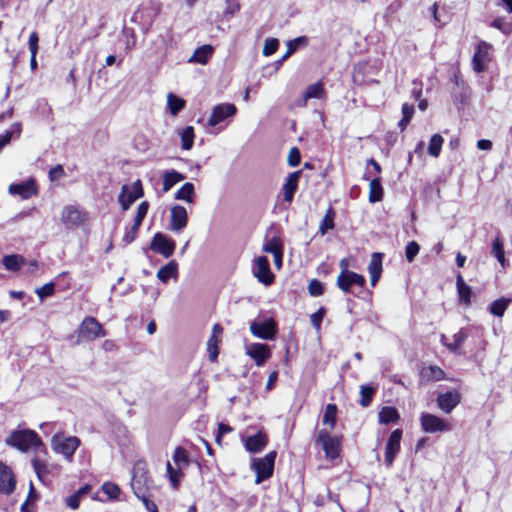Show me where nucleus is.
<instances>
[{
	"instance_id": "obj_1",
	"label": "nucleus",
	"mask_w": 512,
	"mask_h": 512,
	"mask_svg": "<svg viewBox=\"0 0 512 512\" xmlns=\"http://www.w3.org/2000/svg\"><path fill=\"white\" fill-rule=\"evenodd\" d=\"M8 446L21 452L45 450V446L39 435L31 429L13 430L5 439Z\"/></svg>"
},
{
	"instance_id": "obj_2",
	"label": "nucleus",
	"mask_w": 512,
	"mask_h": 512,
	"mask_svg": "<svg viewBox=\"0 0 512 512\" xmlns=\"http://www.w3.org/2000/svg\"><path fill=\"white\" fill-rule=\"evenodd\" d=\"M153 481L148 475L147 463L144 460L135 462L132 470L131 488L134 494L143 495V491H150Z\"/></svg>"
},
{
	"instance_id": "obj_3",
	"label": "nucleus",
	"mask_w": 512,
	"mask_h": 512,
	"mask_svg": "<svg viewBox=\"0 0 512 512\" xmlns=\"http://www.w3.org/2000/svg\"><path fill=\"white\" fill-rule=\"evenodd\" d=\"M79 445L80 439L76 436L65 437L63 434L57 433L51 439L53 451L62 454L68 461H72Z\"/></svg>"
},
{
	"instance_id": "obj_4",
	"label": "nucleus",
	"mask_w": 512,
	"mask_h": 512,
	"mask_svg": "<svg viewBox=\"0 0 512 512\" xmlns=\"http://www.w3.org/2000/svg\"><path fill=\"white\" fill-rule=\"evenodd\" d=\"M275 458L276 452L271 451L263 458L253 459L251 468L256 473V484H259L272 476L274 471Z\"/></svg>"
},
{
	"instance_id": "obj_5",
	"label": "nucleus",
	"mask_w": 512,
	"mask_h": 512,
	"mask_svg": "<svg viewBox=\"0 0 512 512\" xmlns=\"http://www.w3.org/2000/svg\"><path fill=\"white\" fill-rule=\"evenodd\" d=\"M143 196V187L141 180H136L131 185H123L121 192L118 196V201L124 211L128 210L130 206L139 198Z\"/></svg>"
},
{
	"instance_id": "obj_6",
	"label": "nucleus",
	"mask_w": 512,
	"mask_h": 512,
	"mask_svg": "<svg viewBox=\"0 0 512 512\" xmlns=\"http://www.w3.org/2000/svg\"><path fill=\"white\" fill-rule=\"evenodd\" d=\"M104 335L105 332L101 324L94 317L84 318L78 329V338L80 341H93Z\"/></svg>"
},
{
	"instance_id": "obj_7",
	"label": "nucleus",
	"mask_w": 512,
	"mask_h": 512,
	"mask_svg": "<svg viewBox=\"0 0 512 512\" xmlns=\"http://www.w3.org/2000/svg\"><path fill=\"white\" fill-rule=\"evenodd\" d=\"M61 220L68 229L75 228L88 220V213L76 206H66L62 210Z\"/></svg>"
},
{
	"instance_id": "obj_8",
	"label": "nucleus",
	"mask_w": 512,
	"mask_h": 512,
	"mask_svg": "<svg viewBox=\"0 0 512 512\" xmlns=\"http://www.w3.org/2000/svg\"><path fill=\"white\" fill-rule=\"evenodd\" d=\"M175 241L163 233L157 232L151 241L150 248L152 251L161 254L165 258H169L175 251Z\"/></svg>"
},
{
	"instance_id": "obj_9",
	"label": "nucleus",
	"mask_w": 512,
	"mask_h": 512,
	"mask_svg": "<svg viewBox=\"0 0 512 512\" xmlns=\"http://www.w3.org/2000/svg\"><path fill=\"white\" fill-rule=\"evenodd\" d=\"M237 112V108L232 103H220L212 109V113L208 119V125L216 127L226 119L233 117Z\"/></svg>"
},
{
	"instance_id": "obj_10",
	"label": "nucleus",
	"mask_w": 512,
	"mask_h": 512,
	"mask_svg": "<svg viewBox=\"0 0 512 512\" xmlns=\"http://www.w3.org/2000/svg\"><path fill=\"white\" fill-rule=\"evenodd\" d=\"M316 443L321 445L327 458L336 459L339 456V441L336 437H332L327 430L319 431Z\"/></svg>"
},
{
	"instance_id": "obj_11",
	"label": "nucleus",
	"mask_w": 512,
	"mask_h": 512,
	"mask_svg": "<svg viewBox=\"0 0 512 512\" xmlns=\"http://www.w3.org/2000/svg\"><path fill=\"white\" fill-rule=\"evenodd\" d=\"M420 424L422 430L426 433L445 432L450 430V425L444 419L430 413L421 414Z\"/></svg>"
},
{
	"instance_id": "obj_12",
	"label": "nucleus",
	"mask_w": 512,
	"mask_h": 512,
	"mask_svg": "<svg viewBox=\"0 0 512 512\" xmlns=\"http://www.w3.org/2000/svg\"><path fill=\"white\" fill-rule=\"evenodd\" d=\"M250 331L255 337L263 340H272L276 335L277 328L273 319L270 318L251 322Z\"/></svg>"
},
{
	"instance_id": "obj_13",
	"label": "nucleus",
	"mask_w": 512,
	"mask_h": 512,
	"mask_svg": "<svg viewBox=\"0 0 512 512\" xmlns=\"http://www.w3.org/2000/svg\"><path fill=\"white\" fill-rule=\"evenodd\" d=\"M253 274L259 282L269 286L274 281V274L271 272L269 260L266 256H259L255 259Z\"/></svg>"
},
{
	"instance_id": "obj_14",
	"label": "nucleus",
	"mask_w": 512,
	"mask_h": 512,
	"mask_svg": "<svg viewBox=\"0 0 512 512\" xmlns=\"http://www.w3.org/2000/svg\"><path fill=\"white\" fill-rule=\"evenodd\" d=\"M402 438V430L396 429L390 434L386 443L385 449V463L387 467H391L396 455L400 451V442Z\"/></svg>"
},
{
	"instance_id": "obj_15",
	"label": "nucleus",
	"mask_w": 512,
	"mask_h": 512,
	"mask_svg": "<svg viewBox=\"0 0 512 512\" xmlns=\"http://www.w3.org/2000/svg\"><path fill=\"white\" fill-rule=\"evenodd\" d=\"M246 354L251 357L257 366H263L271 357V351L267 344L251 343L246 346Z\"/></svg>"
},
{
	"instance_id": "obj_16",
	"label": "nucleus",
	"mask_w": 512,
	"mask_h": 512,
	"mask_svg": "<svg viewBox=\"0 0 512 512\" xmlns=\"http://www.w3.org/2000/svg\"><path fill=\"white\" fill-rule=\"evenodd\" d=\"M187 222L188 214L185 207L181 205L173 206L170 210V230L180 232L187 226Z\"/></svg>"
},
{
	"instance_id": "obj_17",
	"label": "nucleus",
	"mask_w": 512,
	"mask_h": 512,
	"mask_svg": "<svg viewBox=\"0 0 512 512\" xmlns=\"http://www.w3.org/2000/svg\"><path fill=\"white\" fill-rule=\"evenodd\" d=\"M16 486V478L12 469L0 461V493L10 495Z\"/></svg>"
},
{
	"instance_id": "obj_18",
	"label": "nucleus",
	"mask_w": 512,
	"mask_h": 512,
	"mask_svg": "<svg viewBox=\"0 0 512 512\" xmlns=\"http://www.w3.org/2000/svg\"><path fill=\"white\" fill-rule=\"evenodd\" d=\"M366 283L364 276L356 273H340L337 278V286L345 293L350 292V288L352 285H357L359 287H363Z\"/></svg>"
},
{
	"instance_id": "obj_19",
	"label": "nucleus",
	"mask_w": 512,
	"mask_h": 512,
	"mask_svg": "<svg viewBox=\"0 0 512 512\" xmlns=\"http://www.w3.org/2000/svg\"><path fill=\"white\" fill-rule=\"evenodd\" d=\"M491 49V46L481 41L477 49L473 55L472 63H473V69L476 72H483L485 70V63L489 60V50Z\"/></svg>"
},
{
	"instance_id": "obj_20",
	"label": "nucleus",
	"mask_w": 512,
	"mask_h": 512,
	"mask_svg": "<svg viewBox=\"0 0 512 512\" xmlns=\"http://www.w3.org/2000/svg\"><path fill=\"white\" fill-rule=\"evenodd\" d=\"M460 402V395L456 391H448L437 397L438 407L449 414Z\"/></svg>"
},
{
	"instance_id": "obj_21",
	"label": "nucleus",
	"mask_w": 512,
	"mask_h": 512,
	"mask_svg": "<svg viewBox=\"0 0 512 512\" xmlns=\"http://www.w3.org/2000/svg\"><path fill=\"white\" fill-rule=\"evenodd\" d=\"M9 193L12 195H19L22 199H29L37 194V188L34 180L26 182L11 184L9 186Z\"/></svg>"
},
{
	"instance_id": "obj_22",
	"label": "nucleus",
	"mask_w": 512,
	"mask_h": 512,
	"mask_svg": "<svg viewBox=\"0 0 512 512\" xmlns=\"http://www.w3.org/2000/svg\"><path fill=\"white\" fill-rule=\"evenodd\" d=\"M223 333V328L220 324L216 323L212 328V335L207 341V350L209 353L210 361L214 362L217 360L219 349L218 344L221 340V336Z\"/></svg>"
},
{
	"instance_id": "obj_23",
	"label": "nucleus",
	"mask_w": 512,
	"mask_h": 512,
	"mask_svg": "<svg viewBox=\"0 0 512 512\" xmlns=\"http://www.w3.org/2000/svg\"><path fill=\"white\" fill-rule=\"evenodd\" d=\"M301 175H302V171L298 170V171L290 173L287 176V178L285 179V183L283 184L282 190H283L284 200L286 202H291L293 200Z\"/></svg>"
},
{
	"instance_id": "obj_24",
	"label": "nucleus",
	"mask_w": 512,
	"mask_h": 512,
	"mask_svg": "<svg viewBox=\"0 0 512 512\" xmlns=\"http://www.w3.org/2000/svg\"><path fill=\"white\" fill-rule=\"evenodd\" d=\"M267 442L266 433L259 431L255 435L248 436L244 441V446L251 453H259L265 448Z\"/></svg>"
},
{
	"instance_id": "obj_25",
	"label": "nucleus",
	"mask_w": 512,
	"mask_h": 512,
	"mask_svg": "<svg viewBox=\"0 0 512 512\" xmlns=\"http://www.w3.org/2000/svg\"><path fill=\"white\" fill-rule=\"evenodd\" d=\"M31 464L38 479L42 482L45 481L48 475H54V472L58 469L56 465L49 464L38 457L33 458Z\"/></svg>"
},
{
	"instance_id": "obj_26",
	"label": "nucleus",
	"mask_w": 512,
	"mask_h": 512,
	"mask_svg": "<svg viewBox=\"0 0 512 512\" xmlns=\"http://www.w3.org/2000/svg\"><path fill=\"white\" fill-rule=\"evenodd\" d=\"M383 256V253L380 252H374L371 255L370 263L368 265V272L370 274L371 284L373 286L376 285L381 277Z\"/></svg>"
},
{
	"instance_id": "obj_27",
	"label": "nucleus",
	"mask_w": 512,
	"mask_h": 512,
	"mask_svg": "<svg viewBox=\"0 0 512 512\" xmlns=\"http://www.w3.org/2000/svg\"><path fill=\"white\" fill-rule=\"evenodd\" d=\"M213 51L214 48L211 45H202L194 51L188 62L205 65L211 58Z\"/></svg>"
},
{
	"instance_id": "obj_28",
	"label": "nucleus",
	"mask_w": 512,
	"mask_h": 512,
	"mask_svg": "<svg viewBox=\"0 0 512 512\" xmlns=\"http://www.w3.org/2000/svg\"><path fill=\"white\" fill-rule=\"evenodd\" d=\"M456 288L459 297V301L465 305H469L471 302L472 290L467 285L460 273L456 276Z\"/></svg>"
},
{
	"instance_id": "obj_29",
	"label": "nucleus",
	"mask_w": 512,
	"mask_h": 512,
	"mask_svg": "<svg viewBox=\"0 0 512 512\" xmlns=\"http://www.w3.org/2000/svg\"><path fill=\"white\" fill-rule=\"evenodd\" d=\"M511 303H512L511 297L502 296V297L494 300L490 304L488 310L493 316L501 318V317H503L505 311L507 310V308L509 307V305Z\"/></svg>"
},
{
	"instance_id": "obj_30",
	"label": "nucleus",
	"mask_w": 512,
	"mask_h": 512,
	"mask_svg": "<svg viewBox=\"0 0 512 512\" xmlns=\"http://www.w3.org/2000/svg\"><path fill=\"white\" fill-rule=\"evenodd\" d=\"M22 132V123L15 122L11 127L0 135V151L10 143L12 138H19Z\"/></svg>"
},
{
	"instance_id": "obj_31",
	"label": "nucleus",
	"mask_w": 512,
	"mask_h": 512,
	"mask_svg": "<svg viewBox=\"0 0 512 512\" xmlns=\"http://www.w3.org/2000/svg\"><path fill=\"white\" fill-rule=\"evenodd\" d=\"M467 338L468 333L466 332V330L460 329L457 333L453 335V341L450 342L449 344H446V348L454 354L461 355L463 354L461 351L462 345L464 344Z\"/></svg>"
},
{
	"instance_id": "obj_32",
	"label": "nucleus",
	"mask_w": 512,
	"mask_h": 512,
	"mask_svg": "<svg viewBox=\"0 0 512 512\" xmlns=\"http://www.w3.org/2000/svg\"><path fill=\"white\" fill-rule=\"evenodd\" d=\"M400 415L398 410L392 406H384L378 413L380 424L395 423L399 420Z\"/></svg>"
},
{
	"instance_id": "obj_33",
	"label": "nucleus",
	"mask_w": 512,
	"mask_h": 512,
	"mask_svg": "<svg viewBox=\"0 0 512 512\" xmlns=\"http://www.w3.org/2000/svg\"><path fill=\"white\" fill-rule=\"evenodd\" d=\"M383 194L381 178H373L369 184V201L371 203L379 202L383 199Z\"/></svg>"
},
{
	"instance_id": "obj_34",
	"label": "nucleus",
	"mask_w": 512,
	"mask_h": 512,
	"mask_svg": "<svg viewBox=\"0 0 512 512\" xmlns=\"http://www.w3.org/2000/svg\"><path fill=\"white\" fill-rule=\"evenodd\" d=\"M185 179V175L176 170L166 171L163 175V192H168L176 183Z\"/></svg>"
},
{
	"instance_id": "obj_35",
	"label": "nucleus",
	"mask_w": 512,
	"mask_h": 512,
	"mask_svg": "<svg viewBox=\"0 0 512 512\" xmlns=\"http://www.w3.org/2000/svg\"><path fill=\"white\" fill-rule=\"evenodd\" d=\"M91 490V486L90 485H85L83 487H81L80 489H78L74 494L68 496L66 499H65V503L66 505L75 510L79 507L80 505V501L81 499L87 495Z\"/></svg>"
},
{
	"instance_id": "obj_36",
	"label": "nucleus",
	"mask_w": 512,
	"mask_h": 512,
	"mask_svg": "<svg viewBox=\"0 0 512 512\" xmlns=\"http://www.w3.org/2000/svg\"><path fill=\"white\" fill-rule=\"evenodd\" d=\"M305 98L310 99H324L326 97V90L322 81H317L309 85L304 91Z\"/></svg>"
},
{
	"instance_id": "obj_37",
	"label": "nucleus",
	"mask_w": 512,
	"mask_h": 512,
	"mask_svg": "<svg viewBox=\"0 0 512 512\" xmlns=\"http://www.w3.org/2000/svg\"><path fill=\"white\" fill-rule=\"evenodd\" d=\"M178 272V265L175 261H170L163 267H161L157 272V278L166 283L170 278L176 277Z\"/></svg>"
},
{
	"instance_id": "obj_38",
	"label": "nucleus",
	"mask_w": 512,
	"mask_h": 512,
	"mask_svg": "<svg viewBox=\"0 0 512 512\" xmlns=\"http://www.w3.org/2000/svg\"><path fill=\"white\" fill-rule=\"evenodd\" d=\"M24 257L18 254L6 255L3 257L2 264L5 269L15 272L24 264Z\"/></svg>"
},
{
	"instance_id": "obj_39",
	"label": "nucleus",
	"mask_w": 512,
	"mask_h": 512,
	"mask_svg": "<svg viewBox=\"0 0 512 512\" xmlns=\"http://www.w3.org/2000/svg\"><path fill=\"white\" fill-rule=\"evenodd\" d=\"M185 100L170 92L167 95V107L171 115L176 116L184 107Z\"/></svg>"
},
{
	"instance_id": "obj_40",
	"label": "nucleus",
	"mask_w": 512,
	"mask_h": 512,
	"mask_svg": "<svg viewBox=\"0 0 512 512\" xmlns=\"http://www.w3.org/2000/svg\"><path fill=\"white\" fill-rule=\"evenodd\" d=\"M336 213L332 207H329L321 220L320 226H319V233L323 236L325 235L329 230H332L335 226L334 219H335Z\"/></svg>"
},
{
	"instance_id": "obj_41",
	"label": "nucleus",
	"mask_w": 512,
	"mask_h": 512,
	"mask_svg": "<svg viewBox=\"0 0 512 512\" xmlns=\"http://www.w3.org/2000/svg\"><path fill=\"white\" fill-rule=\"evenodd\" d=\"M181 138V148L183 150H190L194 144V128L192 126H187L179 132Z\"/></svg>"
},
{
	"instance_id": "obj_42",
	"label": "nucleus",
	"mask_w": 512,
	"mask_h": 512,
	"mask_svg": "<svg viewBox=\"0 0 512 512\" xmlns=\"http://www.w3.org/2000/svg\"><path fill=\"white\" fill-rule=\"evenodd\" d=\"M175 199L192 203L194 201V185L190 182L183 184L176 192Z\"/></svg>"
},
{
	"instance_id": "obj_43",
	"label": "nucleus",
	"mask_w": 512,
	"mask_h": 512,
	"mask_svg": "<svg viewBox=\"0 0 512 512\" xmlns=\"http://www.w3.org/2000/svg\"><path fill=\"white\" fill-rule=\"evenodd\" d=\"M157 15V12L151 8V9H148L146 7H143L141 9H138L132 16V21L134 22H138V21H141V20H144L145 18V24L146 25H151L153 19L156 17Z\"/></svg>"
},
{
	"instance_id": "obj_44",
	"label": "nucleus",
	"mask_w": 512,
	"mask_h": 512,
	"mask_svg": "<svg viewBox=\"0 0 512 512\" xmlns=\"http://www.w3.org/2000/svg\"><path fill=\"white\" fill-rule=\"evenodd\" d=\"M491 254L498 260V262L504 267L505 266V252L503 242L499 237H496L491 245Z\"/></svg>"
},
{
	"instance_id": "obj_45",
	"label": "nucleus",
	"mask_w": 512,
	"mask_h": 512,
	"mask_svg": "<svg viewBox=\"0 0 512 512\" xmlns=\"http://www.w3.org/2000/svg\"><path fill=\"white\" fill-rule=\"evenodd\" d=\"M375 393H376V388L369 386V385H362L360 387L361 398L359 400V404L362 407H368L371 404Z\"/></svg>"
},
{
	"instance_id": "obj_46",
	"label": "nucleus",
	"mask_w": 512,
	"mask_h": 512,
	"mask_svg": "<svg viewBox=\"0 0 512 512\" xmlns=\"http://www.w3.org/2000/svg\"><path fill=\"white\" fill-rule=\"evenodd\" d=\"M173 461L181 470L189 465V457L187 451L183 447H177L173 454Z\"/></svg>"
},
{
	"instance_id": "obj_47",
	"label": "nucleus",
	"mask_w": 512,
	"mask_h": 512,
	"mask_svg": "<svg viewBox=\"0 0 512 512\" xmlns=\"http://www.w3.org/2000/svg\"><path fill=\"white\" fill-rule=\"evenodd\" d=\"M444 139L440 134H434L428 145V153L433 157H438L443 145Z\"/></svg>"
},
{
	"instance_id": "obj_48",
	"label": "nucleus",
	"mask_w": 512,
	"mask_h": 512,
	"mask_svg": "<svg viewBox=\"0 0 512 512\" xmlns=\"http://www.w3.org/2000/svg\"><path fill=\"white\" fill-rule=\"evenodd\" d=\"M337 406L335 404H328L325 408L323 415V424L329 425L331 429L334 428L336 423Z\"/></svg>"
},
{
	"instance_id": "obj_49",
	"label": "nucleus",
	"mask_w": 512,
	"mask_h": 512,
	"mask_svg": "<svg viewBox=\"0 0 512 512\" xmlns=\"http://www.w3.org/2000/svg\"><path fill=\"white\" fill-rule=\"evenodd\" d=\"M422 375L427 380L440 381L444 378V371L438 366H429L422 370Z\"/></svg>"
},
{
	"instance_id": "obj_50",
	"label": "nucleus",
	"mask_w": 512,
	"mask_h": 512,
	"mask_svg": "<svg viewBox=\"0 0 512 512\" xmlns=\"http://www.w3.org/2000/svg\"><path fill=\"white\" fill-rule=\"evenodd\" d=\"M308 44V38L306 36H300L287 42V51L285 57H290L300 46H306Z\"/></svg>"
},
{
	"instance_id": "obj_51",
	"label": "nucleus",
	"mask_w": 512,
	"mask_h": 512,
	"mask_svg": "<svg viewBox=\"0 0 512 512\" xmlns=\"http://www.w3.org/2000/svg\"><path fill=\"white\" fill-rule=\"evenodd\" d=\"M135 496L142 501L143 505L149 512H158V507L153 500H151L150 491H143V495L135 494Z\"/></svg>"
},
{
	"instance_id": "obj_52",
	"label": "nucleus",
	"mask_w": 512,
	"mask_h": 512,
	"mask_svg": "<svg viewBox=\"0 0 512 512\" xmlns=\"http://www.w3.org/2000/svg\"><path fill=\"white\" fill-rule=\"evenodd\" d=\"M101 489L110 499H117L121 492L119 486L112 482H105Z\"/></svg>"
},
{
	"instance_id": "obj_53",
	"label": "nucleus",
	"mask_w": 512,
	"mask_h": 512,
	"mask_svg": "<svg viewBox=\"0 0 512 512\" xmlns=\"http://www.w3.org/2000/svg\"><path fill=\"white\" fill-rule=\"evenodd\" d=\"M420 246L416 241H410L405 247V256L408 262H412L419 253Z\"/></svg>"
},
{
	"instance_id": "obj_54",
	"label": "nucleus",
	"mask_w": 512,
	"mask_h": 512,
	"mask_svg": "<svg viewBox=\"0 0 512 512\" xmlns=\"http://www.w3.org/2000/svg\"><path fill=\"white\" fill-rule=\"evenodd\" d=\"M279 47V40L276 38H267L263 47V55L270 56L274 54Z\"/></svg>"
},
{
	"instance_id": "obj_55",
	"label": "nucleus",
	"mask_w": 512,
	"mask_h": 512,
	"mask_svg": "<svg viewBox=\"0 0 512 512\" xmlns=\"http://www.w3.org/2000/svg\"><path fill=\"white\" fill-rule=\"evenodd\" d=\"M55 290V284L53 282L46 283L45 285L36 289L35 293L37 296L43 300L51 295H53Z\"/></svg>"
},
{
	"instance_id": "obj_56",
	"label": "nucleus",
	"mask_w": 512,
	"mask_h": 512,
	"mask_svg": "<svg viewBox=\"0 0 512 512\" xmlns=\"http://www.w3.org/2000/svg\"><path fill=\"white\" fill-rule=\"evenodd\" d=\"M263 250L267 253L276 254L277 252L282 251V246L279 240L276 237H273L264 244Z\"/></svg>"
},
{
	"instance_id": "obj_57",
	"label": "nucleus",
	"mask_w": 512,
	"mask_h": 512,
	"mask_svg": "<svg viewBox=\"0 0 512 512\" xmlns=\"http://www.w3.org/2000/svg\"><path fill=\"white\" fill-rule=\"evenodd\" d=\"M325 313L326 309L324 307H320L315 313H313L310 316L311 323L316 330H320Z\"/></svg>"
},
{
	"instance_id": "obj_58",
	"label": "nucleus",
	"mask_w": 512,
	"mask_h": 512,
	"mask_svg": "<svg viewBox=\"0 0 512 512\" xmlns=\"http://www.w3.org/2000/svg\"><path fill=\"white\" fill-rule=\"evenodd\" d=\"M308 291L311 296H320L324 292V286L319 280L313 279L308 285Z\"/></svg>"
},
{
	"instance_id": "obj_59",
	"label": "nucleus",
	"mask_w": 512,
	"mask_h": 512,
	"mask_svg": "<svg viewBox=\"0 0 512 512\" xmlns=\"http://www.w3.org/2000/svg\"><path fill=\"white\" fill-rule=\"evenodd\" d=\"M166 470L173 487L177 488L179 485V476L181 475L180 470L174 469L170 462H167Z\"/></svg>"
},
{
	"instance_id": "obj_60",
	"label": "nucleus",
	"mask_w": 512,
	"mask_h": 512,
	"mask_svg": "<svg viewBox=\"0 0 512 512\" xmlns=\"http://www.w3.org/2000/svg\"><path fill=\"white\" fill-rule=\"evenodd\" d=\"M301 161V154L298 148L293 147L290 149L287 162L288 165L291 167H296L300 164Z\"/></svg>"
},
{
	"instance_id": "obj_61",
	"label": "nucleus",
	"mask_w": 512,
	"mask_h": 512,
	"mask_svg": "<svg viewBox=\"0 0 512 512\" xmlns=\"http://www.w3.org/2000/svg\"><path fill=\"white\" fill-rule=\"evenodd\" d=\"M493 28H496L503 32L504 34H509L511 32V27L507 23H505L504 19L501 17L495 18L491 24Z\"/></svg>"
},
{
	"instance_id": "obj_62",
	"label": "nucleus",
	"mask_w": 512,
	"mask_h": 512,
	"mask_svg": "<svg viewBox=\"0 0 512 512\" xmlns=\"http://www.w3.org/2000/svg\"><path fill=\"white\" fill-rule=\"evenodd\" d=\"M138 230H139V228L136 226H133V225L130 228L126 229V232L122 238V242L124 243L125 246L132 243L135 240V238L138 234Z\"/></svg>"
},
{
	"instance_id": "obj_63",
	"label": "nucleus",
	"mask_w": 512,
	"mask_h": 512,
	"mask_svg": "<svg viewBox=\"0 0 512 512\" xmlns=\"http://www.w3.org/2000/svg\"><path fill=\"white\" fill-rule=\"evenodd\" d=\"M38 42H39V36L37 32L33 31L29 36V50L31 54H37L38 53Z\"/></svg>"
},
{
	"instance_id": "obj_64",
	"label": "nucleus",
	"mask_w": 512,
	"mask_h": 512,
	"mask_svg": "<svg viewBox=\"0 0 512 512\" xmlns=\"http://www.w3.org/2000/svg\"><path fill=\"white\" fill-rule=\"evenodd\" d=\"M430 12H431V15H432V17H433V19H434V23H435V25H437V26H442V25H444V24H445V22H446V21H445L444 19H442V16H441V14H440V13H439V11H438V5H437V3H434V4L431 6V8H430Z\"/></svg>"
}]
</instances>
